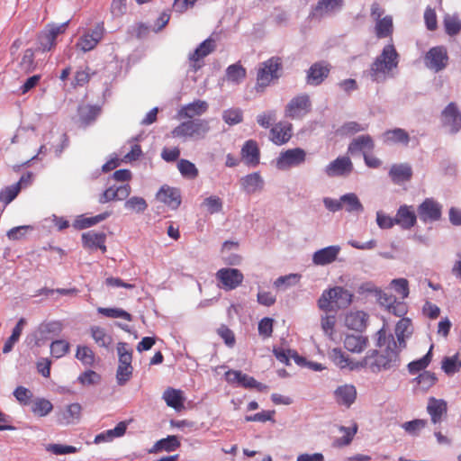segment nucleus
<instances>
[{
    "instance_id": "obj_19",
    "label": "nucleus",
    "mask_w": 461,
    "mask_h": 461,
    "mask_svg": "<svg viewBox=\"0 0 461 461\" xmlns=\"http://www.w3.org/2000/svg\"><path fill=\"white\" fill-rule=\"evenodd\" d=\"M270 140L276 145L286 143L292 137V124L279 122L270 130Z\"/></svg>"
},
{
    "instance_id": "obj_59",
    "label": "nucleus",
    "mask_w": 461,
    "mask_h": 461,
    "mask_svg": "<svg viewBox=\"0 0 461 461\" xmlns=\"http://www.w3.org/2000/svg\"><path fill=\"white\" fill-rule=\"evenodd\" d=\"M332 288L323 291L321 296L318 300V306L325 312H330L334 309V299L332 298Z\"/></svg>"
},
{
    "instance_id": "obj_4",
    "label": "nucleus",
    "mask_w": 461,
    "mask_h": 461,
    "mask_svg": "<svg viewBox=\"0 0 461 461\" xmlns=\"http://www.w3.org/2000/svg\"><path fill=\"white\" fill-rule=\"evenodd\" d=\"M117 353L119 364L116 370V382L119 385H124L132 376V350L127 343L119 342L117 344Z\"/></svg>"
},
{
    "instance_id": "obj_44",
    "label": "nucleus",
    "mask_w": 461,
    "mask_h": 461,
    "mask_svg": "<svg viewBox=\"0 0 461 461\" xmlns=\"http://www.w3.org/2000/svg\"><path fill=\"white\" fill-rule=\"evenodd\" d=\"M393 19L391 16H385L379 19L375 24V34L378 38H385L393 32Z\"/></svg>"
},
{
    "instance_id": "obj_42",
    "label": "nucleus",
    "mask_w": 461,
    "mask_h": 461,
    "mask_svg": "<svg viewBox=\"0 0 461 461\" xmlns=\"http://www.w3.org/2000/svg\"><path fill=\"white\" fill-rule=\"evenodd\" d=\"M228 81L240 84L246 77V69L239 63L229 66L226 69Z\"/></svg>"
},
{
    "instance_id": "obj_9",
    "label": "nucleus",
    "mask_w": 461,
    "mask_h": 461,
    "mask_svg": "<svg viewBox=\"0 0 461 461\" xmlns=\"http://www.w3.org/2000/svg\"><path fill=\"white\" fill-rule=\"evenodd\" d=\"M353 171V163L348 157L342 156L330 162L323 169L324 174L330 178L344 177Z\"/></svg>"
},
{
    "instance_id": "obj_55",
    "label": "nucleus",
    "mask_w": 461,
    "mask_h": 461,
    "mask_svg": "<svg viewBox=\"0 0 461 461\" xmlns=\"http://www.w3.org/2000/svg\"><path fill=\"white\" fill-rule=\"evenodd\" d=\"M76 357L84 365L91 366L95 362V354L93 350L86 346H78Z\"/></svg>"
},
{
    "instance_id": "obj_33",
    "label": "nucleus",
    "mask_w": 461,
    "mask_h": 461,
    "mask_svg": "<svg viewBox=\"0 0 461 461\" xmlns=\"http://www.w3.org/2000/svg\"><path fill=\"white\" fill-rule=\"evenodd\" d=\"M375 147L373 139L369 135H361L355 138L348 146V152L371 151Z\"/></svg>"
},
{
    "instance_id": "obj_23",
    "label": "nucleus",
    "mask_w": 461,
    "mask_h": 461,
    "mask_svg": "<svg viewBox=\"0 0 461 461\" xmlns=\"http://www.w3.org/2000/svg\"><path fill=\"white\" fill-rule=\"evenodd\" d=\"M208 104L203 100H195L193 103L184 105L178 112L180 118H188L193 120L195 116H201L208 110Z\"/></svg>"
},
{
    "instance_id": "obj_20",
    "label": "nucleus",
    "mask_w": 461,
    "mask_h": 461,
    "mask_svg": "<svg viewBox=\"0 0 461 461\" xmlns=\"http://www.w3.org/2000/svg\"><path fill=\"white\" fill-rule=\"evenodd\" d=\"M81 405L79 403H71L67 408L57 414V421L61 425L76 424L81 417Z\"/></svg>"
},
{
    "instance_id": "obj_12",
    "label": "nucleus",
    "mask_w": 461,
    "mask_h": 461,
    "mask_svg": "<svg viewBox=\"0 0 461 461\" xmlns=\"http://www.w3.org/2000/svg\"><path fill=\"white\" fill-rule=\"evenodd\" d=\"M68 22L61 24H50L48 28L39 35V43L43 51L50 50L56 45L58 35L65 32Z\"/></svg>"
},
{
    "instance_id": "obj_27",
    "label": "nucleus",
    "mask_w": 461,
    "mask_h": 461,
    "mask_svg": "<svg viewBox=\"0 0 461 461\" xmlns=\"http://www.w3.org/2000/svg\"><path fill=\"white\" fill-rule=\"evenodd\" d=\"M368 315L362 311L350 312L346 315L345 325L351 330L362 331L366 327Z\"/></svg>"
},
{
    "instance_id": "obj_25",
    "label": "nucleus",
    "mask_w": 461,
    "mask_h": 461,
    "mask_svg": "<svg viewBox=\"0 0 461 461\" xmlns=\"http://www.w3.org/2000/svg\"><path fill=\"white\" fill-rule=\"evenodd\" d=\"M158 201L164 203L172 209H176L181 203V195L177 189L172 187H161L157 194Z\"/></svg>"
},
{
    "instance_id": "obj_62",
    "label": "nucleus",
    "mask_w": 461,
    "mask_h": 461,
    "mask_svg": "<svg viewBox=\"0 0 461 461\" xmlns=\"http://www.w3.org/2000/svg\"><path fill=\"white\" fill-rule=\"evenodd\" d=\"M46 450L54 455H66V454H73L77 452V448L73 446H67L61 444H49L46 446Z\"/></svg>"
},
{
    "instance_id": "obj_31",
    "label": "nucleus",
    "mask_w": 461,
    "mask_h": 461,
    "mask_svg": "<svg viewBox=\"0 0 461 461\" xmlns=\"http://www.w3.org/2000/svg\"><path fill=\"white\" fill-rule=\"evenodd\" d=\"M242 158L247 164L256 166L259 163V149L255 140H247L241 149Z\"/></svg>"
},
{
    "instance_id": "obj_15",
    "label": "nucleus",
    "mask_w": 461,
    "mask_h": 461,
    "mask_svg": "<svg viewBox=\"0 0 461 461\" xmlns=\"http://www.w3.org/2000/svg\"><path fill=\"white\" fill-rule=\"evenodd\" d=\"M442 122L449 127L451 132H456L461 128V113L455 103H450L442 112Z\"/></svg>"
},
{
    "instance_id": "obj_34",
    "label": "nucleus",
    "mask_w": 461,
    "mask_h": 461,
    "mask_svg": "<svg viewBox=\"0 0 461 461\" xmlns=\"http://www.w3.org/2000/svg\"><path fill=\"white\" fill-rule=\"evenodd\" d=\"M90 332L93 339L99 347L107 349L110 348L113 343V338L106 332L104 328L99 326H92L90 328Z\"/></svg>"
},
{
    "instance_id": "obj_39",
    "label": "nucleus",
    "mask_w": 461,
    "mask_h": 461,
    "mask_svg": "<svg viewBox=\"0 0 461 461\" xmlns=\"http://www.w3.org/2000/svg\"><path fill=\"white\" fill-rule=\"evenodd\" d=\"M62 330V324L60 321H53L49 322H42L37 330L39 339H47L49 334L59 335Z\"/></svg>"
},
{
    "instance_id": "obj_1",
    "label": "nucleus",
    "mask_w": 461,
    "mask_h": 461,
    "mask_svg": "<svg viewBox=\"0 0 461 461\" xmlns=\"http://www.w3.org/2000/svg\"><path fill=\"white\" fill-rule=\"evenodd\" d=\"M376 346L385 347L383 353L377 350H369L361 362V366L368 367L373 373L390 370L399 366L401 349L397 348L396 341L393 334H386L384 329L379 330L376 334Z\"/></svg>"
},
{
    "instance_id": "obj_3",
    "label": "nucleus",
    "mask_w": 461,
    "mask_h": 461,
    "mask_svg": "<svg viewBox=\"0 0 461 461\" xmlns=\"http://www.w3.org/2000/svg\"><path fill=\"white\" fill-rule=\"evenodd\" d=\"M210 131L209 122L204 119H193L180 123L172 131L173 137L201 140Z\"/></svg>"
},
{
    "instance_id": "obj_16",
    "label": "nucleus",
    "mask_w": 461,
    "mask_h": 461,
    "mask_svg": "<svg viewBox=\"0 0 461 461\" xmlns=\"http://www.w3.org/2000/svg\"><path fill=\"white\" fill-rule=\"evenodd\" d=\"M334 399L339 405L350 407L357 399V389L353 384H342L334 391Z\"/></svg>"
},
{
    "instance_id": "obj_5",
    "label": "nucleus",
    "mask_w": 461,
    "mask_h": 461,
    "mask_svg": "<svg viewBox=\"0 0 461 461\" xmlns=\"http://www.w3.org/2000/svg\"><path fill=\"white\" fill-rule=\"evenodd\" d=\"M282 62L278 57H272L260 64L257 75V87H266L274 78H278Z\"/></svg>"
},
{
    "instance_id": "obj_32",
    "label": "nucleus",
    "mask_w": 461,
    "mask_h": 461,
    "mask_svg": "<svg viewBox=\"0 0 461 461\" xmlns=\"http://www.w3.org/2000/svg\"><path fill=\"white\" fill-rule=\"evenodd\" d=\"M389 175L394 183L399 184L410 180L412 170L408 164H395L392 166Z\"/></svg>"
},
{
    "instance_id": "obj_52",
    "label": "nucleus",
    "mask_w": 461,
    "mask_h": 461,
    "mask_svg": "<svg viewBox=\"0 0 461 461\" xmlns=\"http://www.w3.org/2000/svg\"><path fill=\"white\" fill-rule=\"evenodd\" d=\"M357 426H354L353 428H347L344 426H341L339 428V430L344 433V435L341 438H336L333 442V445L335 447H343L348 446L351 443L354 435L357 433Z\"/></svg>"
},
{
    "instance_id": "obj_10",
    "label": "nucleus",
    "mask_w": 461,
    "mask_h": 461,
    "mask_svg": "<svg viewBox=\"0 0 461 461\" xmlns=\"http://www.w3.org/2000/svg\"><path fill=\"white\" fill-rule=\"evenodd\" d=\"M104 34V23H97L94 29L83 34L76 44V47L84 52L92 50L102 40Z\"/></svg>"
},
{
    "instance_id": "obj_58",
    "label": "nucleus",
    "mask_w": 461,
    "mask_h": 461,
    "mask_svg": "<svg viewBox=\"0 0 461 461\" xmlns=\"http://www.w3.org/2000/svg\"><path fill=\"white\" fill-rule=\"evenodd\" d=\"M70 345L68 341L63 339L55 340L50 345V352L51 355L56 357L59 358L63 356H65L68 350H69Z\"/></svg>"
},
{
    "instance_id": "obj_53",
    "label": "nucleus",
    "mask_w": 461,
    "mask_h": 461,
    "mask_svg": "<svg viewBox=\"0 0 461 461\" xmlns=\"http://www.w3.org/2000/svg\"><path fill=\"white\" fill-rule=\"evenodd\" d=\"M97 312L108 318H122L126 321H131V315L120 308H103L99 307Z\"/></svg>"
},
{
    "instance_id": "obj_41",
    "label": "nucleus",
    "mask_w": 461,
    "mask_h": 461,
    "mask_svg": "<svg viewBox=\"0 0 461 461\" xmlns=\"http://www.w3.org/2000/svg\"><path fill=\"white\" fill-rule=\"evenodd\" d=\"M109 215L110 213L105 212L94 217L86 218L81 216L75 221L73 225L77 230L86 229L104 221Z\"/></svg>"
},
{
    "instance_id": "obj_13",
    "label": "nucleus",
    "mask_w": 461,
    "mask_h": 461,
    "mask_svg": "<svg viewBox=\"0 0 461 461\" xmlns=\"http://www.w3.org/2000/svg\"><path fill=\"white\" fill-rule=\"evenodd\" d=\"M441 208V205L438 202L427 198L419 205L417 212L420 221L432 222L440 219Z\"/></svg>"
},
{
    "instance_id": "obj_50",
    "label": "nucleus",
    "mask_w": 461,
    "mask_h": 461,
    "mask_svg": "<svg viewBox=\"0 0 461 461\" xmlns=\"http://www.w3.org/2000/svg\"><path fill=\"white\" fill-rule=\"evenodd\" d=\"M432 348L433 346H430L429 350L423 357L412 361L408 365V369L411 374L414 375L421 370H424L429 366L432 358Z\"/></svg>"
},
{
    "instance_id": "obj_51",
    "label": "nucleus",
    "mask_w": 461,
    "mask_h": 461,
    "mask_svg": "<svg viewBox=\"0 0 461 461\" xmlns=\"http://www.w3.org/2000/svg\"><path fill=\"white\" fill-rule=\"evenodd\" d=\"M177 168L184 177L194 179L198 176V169L194 163L187 159H180Z\"/></svg>"
},
{
    "instance_id": "obj_7",
    "label": "nucleus",
    "mask_w": 461,
    "mask_h": 461,
    "mask_svg": "<svg viewBox=\"0 0 461 461\" xmlns=\"http://www.w3.org/2000/svg\"><path fill=\"white\" fill-rule=\"evenodd\" d=\"M306 151L301 148L290 149L279 154L276 166L279 170L298 167L306 160Z\"/></svg>"
},
{
    "instance_id": "obj_35",
    "label": "nucleus",
    "mask_w": 461,
    "mask_h": 461,
    "mask_svg": "<svg viewBox=\"0 0 461 461\" xmlns=\"http://www.w3.org/2000/svg\"><path fill=\"white\" fill-rule=\"evenodd\" d=\"M384 141L385 143H402L407 145L410 141V136L403 129L395 128L384 132Z\"/></svg>"
},
{
    "instance_id": "obj_24",
    "label": "nucleus",
    "mask_w": 461,
    "mask_h": 461,
    "mask_svg": "<svg viewBox=\"0 0 461 461\" xmlns=\"http://www.w3.org/2000/svg\"><path fill=\"white\" fill-rule=\"evenodd\" d=\"M427 411L431 417L433 423H438L442 420V417L447 414V402L442 399L429 398Z\"/></svg>"
},
{
    "instance_id": "obj_30",
    "label": "nucleus",
    "mask_w": 461,
    "mask_h": 461,
    "mask_svg": "<svg viewBox=\"0 0 461 461\" xmlns=\"http://www.w3.org/2000/svg\"><path fill=\"white\" fill-rule=\"evenodd\" d=\"M342 209L348 213L360 214L364 212V205L355 193H347L341 195Z\"/></svg>"
},
{
    "instance_id": "obj_61",
    "label": "nucleus",
    "mask_w": 461,
    "mask_h": 461,
    "mask_svg": "<svg viewBox=\"0 0 461 461\" xmlns=\"http://www.w3.org/2000/svg\"><path fill=\"white\" fill-rule=\"evenodd\" d=\"M417 383L419 386L423 390L427 391L436 382L437 377L434 373L425 371L420 374L417 378Z\"/></svg>"
},
{
    "instance_id": "obj_64",
    "label": "nucleus",
    "mask_w": 461,
    "mask_h": 461,
    "mask_svg": "<svg viewBox=\"0 0 461 461\" xmlns=\"http://www.w3.org/2000/svg\"><path fill=\"white\" fill-rule=\"evenodd\" d=\"M20 67L26 73L34 69V52L32 49H27L24 51Z\"/></svg>"
},
{
    "instance_id": "obj_38",
    "label": "nucleus",
    "mask_w": 461,
    "mask_h": 461,
    "mask_svg": "<svg viewBox=\"0 0 461 461\" xmlns=\"http://www.w3.org/2000/svg\"><path fill=\"white\" fill-rule=\"evenodd\" d=\"M100 113V109L93 105H83L78 108V115L81 123L86 127L95 121Z\"/></svg>"
},
{
    "instance_id": "obj_54",
    "label": "nucleus",
    "mask_w": 461,
    "mask_h": 461,
    "mask_svg": "<svg viewBox=\"0 0 461 461\" xmlns=\"http://www.w3.org/2000/svg\"><path fill=\"white\" fill-rule=\"evenodd\" d=\"M201 206L204 207L209 213L213 214L222 210V201L218 196L212 195L205 198Z\"/></svg>"
},
{
    "instance_id": "obj_56",
    "label": "nucleus",
    "mask_w": 461,
    "mask_h": 461,
    "mask_svg": "<svg viewBox=\"0 0 461 461\" xmlns=\"http://www.w3.org/2000/svg\"><path fill=\"white\" fill-rule=\"evenodd\" d=\"M243 114L240 108H231L223 112L222 119L229 125H235L242 122Z\"/></svg>"
},
{
    "instance_id": "obj_14",
    "label": "nucleus",
    "mask_w": 461,
    "mask_h": 461,
    "mask_svg": "<svg viewBox=\"0 0 461 461\" xmlns=\"http://www.w3.org/2000/svg\"><path fill=\"white\" fill-rule=\"evenodd\" d=\"M330 65L325 61L312 64L307 72V83L318 86L329 76Z\"/></svg>"
},
{
    "instance_id": "obj_11",
    "label": "nucleus",
    "mask_w": 461,
    "mask_h": 461,
    "mask_svg": "<svg viewBox=\"0 0 461 461\" xmlns=\"http://www.w3.org/2000/svg\"><path fill=\"white\" fill-rule=\"evenodd\" d=\"M216 278L221 283V287L229 291L237 288L243 282L244 276L237 268L224 267L217 271Z\"/></svg>"
},
{
    "instance_id": "obj_37",
    "label": "nucleus",
    "mask_w": 461,
    "mask_h": 461,
    "mask_svg": "<svg viewBox=\"0 0 461 461\" xmlns=\"http://www.w3.org/2000/svg\"><path fill=\"white\" fill-rule=\"evenodd\" d=\"M105 240L106 234L104 232L90 230L82 234L83 246L87 249H97L102 242H105Z\"/></svg>"
},
{
    "instance_id": "obj_47",
    "label": "nucleus",
    "mask_w": 461,
    "mask_h": 461,
    "mask_svg": "<svg viewBox=\"0 0 461 461\" xmlns=\"http://www.w3.org/2000/svg\"><path fill=\"white\" fill-rule=\"evenodd\" d=\"M330 359L333 363L340 368L349 367L353 369L354 366L352 363L349 361L348 357L345 355V353L339 348H335L331 349L329 353Z\"/></svg>"
},
{
    "instance_id": "obj_6",
    "label": "nucleus",
    "mask_w": 461,
    "mask_h": 461,
    "mask_svg": "<svg viewBox=\"0 0 461 461\" xmlns=\"http://www.w3.org/2000/svg\"><path fill=\"white\" fill-rule=\"evenodd\" d=\"M312 103L310 96L306 94L299 95L292 98L285 109V116L292 120L303 118L310 113Z\"/></svg>"
},
{
    "instance_id": "obj_60",
    "label": "nucleus",
    "mask_w": 461,
    "mask_h": 461,
    "mask_svg": "<svg viewBox=\"0 0 461 461\" xmlns=\"http://www.w3.org/2000/svg\"><path fill=\"white\" fill-rule=\"evenodd\" d=\"M20 190L19 184L5 187L0 192V201L6 204L11 203L18 195Z\"/></svg>"
},
{
    "instance_id": "obj_8",
    "label": "nucleus",
    "mask_w": 461,
    "mask_h": 461,
    "mask_svg": "<svg viewBox=\"0 0 461 461\" xmlns=\"http://www.w3.org/2000/svg\"><path fill=\"white\" fill-rule=\"evenodd\" d=\"M424 64L427 68L438 73L444 70L448 64L447 49L443 46L431 48L424 57Z\"/></svg>"
},
{
    "instance_id": "obj_26",
    "label": "nucleus",
    "mask_w": 461,
    "mask_h": 461,
    "mask_svg": "<svg viewBox=\"0 0 461 461\" xmlns=\"http://www.w3.org/2000/svg\"><path fill=\"white\" fill-rule=\"evenodd\" d=\"M343 0H319L313 9V16L323 17L341 9Z\"/></svg>"
},
{
    "instance_id": "obj_40",
    "label": "nucleus",
    "mask_w": 461,
    "mask_h": 461,
    "mask_svg": "<svg viewBox=\"0 0 461 461\" xmlns=\"http://www.w3.org/2000/svg\"><path fill=\"white\" fill-rule=\"evenodd\" d=\"M180 442L176 436H168L166 438H162L155 443L153 447L149 450L150 453L158 452L160 450L174 451L179 447Z\"/></svg>"
},
{
    "instance_id": "obj_17",
    "label": "nucleus",
    "mask_w": 461,
    "mask_h": 461,
    "mask_svg": "<svg viewBox=\"0 0 461 461\" xmlns=\"http://www.w3.org/2000/svg\"><path fill=\"white\" fill-rule=\"evenodd\" d=\"M340 252L338 245L329 246L315 251L312 255V262L317 266H325L334 262Z\"/></svg>"
},
{
    "instance_id": "obj_21",
    "label": "nucleus",
    "mask_w": 461,
    "mask_h": 461,
    "mask_svg": "<svg viewBox=\"0 0 461 461\" xmlns=\"http://www.w3.org/2000/svg\"><path fill=\"white\" fill-rule=\"evenodd\" d=\"M412 333L411 321L408 318L401 319L395 327V336L393 335L397 348L403 349L406 347V339Z\"/></svg>"
},
{
    "instance_id": "obj_28",
    "label": "nucleus",
    "mask_w": 461,
    "mask_h": 461,
    "mask_svg": "<svg viewBox=\"0 0 461 461\" xmlns=\"http://www.w3.org/2000/svg\"><path fill=\"white\" fill-rule=\"evenodd\" d=\"M240 185L247 194H254L263 189L264 180L258 173L255 172L242 177Z\"/></svg>"
},
{
    "instance_id": "obj_57",
    "label": "nucleus",
    "mask_w": 461,
    "mask_h": 461,
    "mask_svg": "<svg viewBox=\"0 0 461 461\" xmlns=\"http://www.w3.org/2000/svg\"><path fill=\"white\" fill-rule=\"evenodd\" d=\"M427 425L426 420L417 419L411 421L404 422L402 429L411 436H417L419 432Z\"/></svg>"
},
{
    "instance_id": "obj_48",
    "label": "nucleus",
    "mask_w": 461,
    "mask_h": 461,
    "mask_svg": "<svg viewBox=\"0 0 461 461\" xmlns=\"http://www.w3.org/2000/svg\"><path fill=\"white\" fill-rule=\"evenodd\" d=\"M52 409V403L43 398L36 399L32 404V411L39 417L47 416Z\"/></svg>"
},
{
    "instance_id": "obj_18",
    "label": "nucleus",
    "mask_w": 461,
    "mask_h": 461,
    "mask_svg": "<svg viewBox=\"0 0 461 461\" xmlns=\"http://www.w3.org/2000/svg\"><path fill=\"white\" fill-rule=\"evenodd\" d=\"M215 48V41L212 38H208L203 41L193 53L189 54L190 61L194 62L192 67L194 71H197L201 68V65L197 64V62L212 53Z\"/></svg>"
},
{
    "instance_id": "obj_29",
    "label": "nucleus",
    "mask_w": 461,
    "mask_h": 461,
    "mask_svg": "<svg viewBox=\"0 0 461 461\" xmlns=\"http://www.w3.org/2000/svg\"><path fill=\"white\" fill-rule=\"evenodd\" d=\"M368 344V339L362 335L348 334L344 339V347L353 353L362 352Z\"/></svg>"
},
{
    "instance_id": "obj_49",
    "label": "nucleus",
    "mask_w": 461,
    "mask_h": 461,
    "mask_svg": "<svg viewBox=\"0 0 461 461\" xmlns=\"http://www.w3.org/2000/svg\"><path fill=\"white\" fill-rule=\"evenodd\" d=\"M441 364L443 371L448 375H452L461 369V360L457 355L444 357Z\"/></svg>"
},
{
    "instance_id": "obj_2",
    "label": "nucleus",
    "mask_w": 461,
    "mask_h": 461,
    "mask_svg": "<svg viewBox=\"0 0 461 461\" xmlns=\"http://www.w3.org/2000/svg\"><path fill=\"white\" fill-rule=\"evenodd\" d=\"M399 64V54L393 44L385 45L371 64L368 76L372 81L384 83L393 77Z\"/></svg>"
},
{
    "instance_id": "obj_45",
    "label": "nucleus",
    "mask_w": 461,
    "mask_h": 461,
    "mask_svg": "<svg viewBox=\"0 0 461 461\" xmlns=\"http://www.w3.org/2000/svg\"><path fill=\"white\" fill-rule=\"evenodd\" d=\"M163 399L168 406L175 409H178L183 405V397L179 390L173 388L167 389L163 393Z\"/></svg>"
},
{
    "instance_id": "obj_36",
    "label": "nucleus",
    "mask_w": 461,
    "mask_h": 461,
    "mask_svg": "<svg viewBox=\"0 0 461 461\" xmlns=\"http://www.w3.org/2000/svg\"><path fill=\"white\" fill-rule=\"evenodd\" d=\"M334 299V308H346L352 302V294L340 286L332 288Z\"/></svg>"
},
{
    "instance_id": "obj_63",
    "label": "nucleus",
    "mask_w": 461,
    "mask_h": 461,
    "mask_svg": "<svg viewBox=\"0 0 461 461\" xmlns=\"http://www.w3.org/2000/svg\"><path fill=\"white\" fill-rule=\"evenodd\" d=\"M78 381L83 385H94L100 383L101 376L95 371L87 370L78 376Z\"/></svg>"
},
{
    "instance_id": "obj_46",
    "label": "nucleus",
    "mask_w": 461,
    "mask_h": 461,
    "mask_svg": "<svg viewBox=\"0 0 461 461\" xmlns=\"http://www.w3.org/2000/svg\"><path fill=\"white\" fill-rule=\"evenodd\" d=\"M124 207L126 210L135 212V213H142L148 208V203L146 200L140 196H132L126 200L124 203Z\"/></svg>"
},
{
    "instance_id": "obj_22",
    "label": "nucleus",
    "mask_w": 461,
    "mask_h": 461,
    "mask_svg": "<svg viewBox=\"0 0 461 461\" xmlns=\"http://www.w3.org/2000/svg\"><path fill=\"white\" fill-rule=\"evenodd\" d=\"M417 216L411 206L402 205L395 215V223L402 229L409 230L415 225Z\"/></svg>"
},
{
    "instance_id": "obj_43",
    "label": "nucleus",
    "mask_w": 461,
    "mask_h": 461,
    "mask_svg": "<svg viewBox=\"0 0 461 461\" xmlns=\"http://www.w3.org/2000/svg\"><path fill=\"white\" fill-rule=\"evenodd\" d=\"M445 31L448 35H456L461 30V20L456 14H447L443 20Z\"/></svg>"
}]
</instances>
